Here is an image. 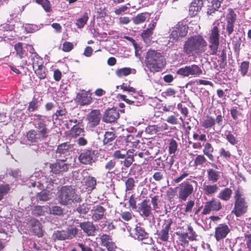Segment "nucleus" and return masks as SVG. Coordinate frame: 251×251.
<instances>
[{
	"label": "nucleus",
	"instance_id": "f257e3e1",
	"mask_svg": "<svg viewBox=\"0 0 251 251\" xmlns=\"http://www.w3.org/2000/svg\"><path fill=\"white\" fill-rule=\"evenodd\" d=\"M207 46L206 41L201 35L191 36L184 42L182 51L189 57L200 55L205 51Z\"/></svg>",
	"mask_w": 251,
	"mask_h": 251
},
{
	"label": "nucleus",
	"instance_id": "f03ea898",
	"mask_svg": "<svg viewBox=\"0 0 251 251\" xmlns=\"http://www.w3.org/2000/svg\"><path fill=\"white\" fill-rule=\"evenodd\" d=\"M57 199L61 205L65 206L79 203L82 201L81 196L71 185L62 186L57 193Z\"/></svg>",
	"mask_w": 251,
	"mask_h": 251
},
{
	"label": "nucleus",
	"instance_id": "7ed1b4c3",
	"mask_svg": "<svg viewBox=\"0 0 251 251\" xmlns=\"http://www.w3.org/2000/svg\"><path fill=\"white\" fill-rule=\"evenodd\" d=\"M145 63L151 72H159L164 68L166 59L161 52L149 50L146 53Z\"/></svg>",
	"mask_w": 251,
	"mask_h": 251
},
{
	"label": "nucleus",
	"instance_id": "20e7f679",
	"mask_svg": "<svg viewBox=\"0 0 251 251\" xmlns=\"http://www.w3.org/2000/svg\"><path fill=\"white\" fill-rule=\"evenodd\" d=\"M233 198L234 203L232 213L239 217L245 214L249 207L248 201L241 187L238 186L234 190Z\"/></svg>",
	"mask_w": 251,
	"mask_h": 251
},
{
	"label": "nucleus",
	"instance_id": "39448f33",
	"mask_svg": "<svg viewBox=\"0 0 251 251\" xmlns=\"http://www.w3.org/2000/svg\"><path fill=\"white\" fill-rule=\"evenodd\" d=\"M36 118L34 119L33 124L36 131L42 137V139H46L49 136L51 128L48 127L49 121L46 119L45 116L41 115H35Z\"/></svg>",
	"mask_w": 251,
	"mask_h": 251
},
{
	"label": "nucleus",
	"instance_id": "423d86ee",
	"mask_svg": "<svg viewBox=\"0 0 251 251\" xmlns=\"http://www.w3.org/2000/svg\"><path fill=\"white\" fill-rule=\"evenodd\" d=\"M197 182L192 179H187L180 184L178 187V198L181 201H186L187 198L194 192V187L197 186Z\"/></svg>",
	"mask_w": 251,
	"mask_h": 251
},
{
	"label": "nucleus",
	"instance_id": "0eeeda50",
	"mask_svg": "<svg viewBox=\"0 0 251 251\" xmlns=\"http://www.w3.org/2000/svg\"><path fill=\"white\" fill-rule=\"evenodd\" d=\"M219 25H214L210 30L208 41L209 42V48L210 50L211 55H216L218 51L220 44V30Z\"/></svg>",
	"mask_w": 251,
	"mask_h": 251
},
{
	"label": "nucleus",
	"instance_id": "6e6552de",
	"mask_svg": "<svg viewBox=\"0 0 251 251\" xmlns=\"http://www.w3.org/2000/svg\"><path fill=\"white\" fill-rule=\"evenodd\" d=\"M189 27L184 22H179L173 28L170 34V38L173 42H176L186 36Z\"/></svg>",
	"mask_w": 251,
	"mask_h": 251
},
{
	"label": "nucleus",
	"instance_id": "1a4fd4ad",
	"mask_svg": "<svg viewBox=\"0 0 251 251\" xmlns=\"http://www.w3.org/2000/svg\"><path fill=\"white\" fill-rule=\"evenodd\" d=\"M236 19L237 15L233 9L232 8L227 9L226 16V23L223 25V29H226V33L229 37L230 36L234 31Z\"/></svg>",
	"mask_w": 251,
	"mask_h": 251
},
{
	"label": "nucleus",
	"instance_id": "9d476101",
	"mask_svg": "<svg viewBox=\"0 0 251 251\" xmlns=\"http://www.w3.org/2000/svg\"><path fill=\"white\" fill-rule=\"evenodd\" d=\"M97 152L91 149L82 151L78 156V160L82 164L91 165L97 160Z\"/></svg>",
	"mask_w": 251,
	"mask_h": 251
},
{
	"label": "nucleus",
	"instance_id": "9b49d317",
	"mask_svg": "<svg viewBox=\"0 0 251 251\" xmlns=\"http://www.w3.org/2000/svg\"><path fill=\"white\" fill-rule=\"evenodd\" d=\"M71 167V164L67 162V158L58 159L54 163L50 164L51 172L55 175H62L67 172Z\"/></svg>",
	"mask_w": 251,
	"mask_h": 251
},
{
	"label": "nucleus",
	"instance_id": "f8f14e48",
	"mask_svg": "<svg viewBox=\"0 0 251 251\" xmlns=\"http://www.w3.org/2000/svg\"><path fill=\"white\" fill-rule=\"evenodd\" d=\"M134 238L139 241H142V244L151 245L153 242L152 237L149 236V234L146 232L144 227L140 226H136L134 228Z\"/></svg>",
	"mask_w": 251,
	"mask_h": 251
},
{
	"label": "nucleus",
	"instance_id": "ddd939ff",
	"mask_svg": "<svg viewBox=\"0 0 251 251\" xmlns=\"http://www.w3.org/2000/svg\"><path fill=\"white\" fill-rule=\"evenodd\" d=\"M224 118V116L221 114L218 115L216 119L211 116L207 115L202 122L201 126L205 129H210L213 128L214 130V126L216 124L218 126L223 127Z\"/></svg>",
	"mask_w": 251,
	"mask_h": 251
},
{
	"label": "nucleus",
	"instance_id": "4468645a",
	"mask_svg": "<svg viewBox=\"0 0 251 251\" xmlns=\"http://www.w3.org/2000/svg\"><path fill=\"white\" fill-rule=\"evenodd\" d=\"M223 207L222 202L216 198H212L211 200L206 201L201 212L202 215H207L211 212H218L222 209Z\"/></svg>",
	"mask_w": 251,
	"mask_h": 251
},
{
	"label": "nucleus",
	"instance_id": "2eb2a0df",
	"mask_svg": "<svg viewBox=\"0 0 251 251\" xmlns=\"http://www.w3.org/2000/svg\"><path fill=\"white\" fill-rule=\"evenodd\" d=\"M173 224V221L171 218H168L164 220V223L162 226L161 229L158 231L157 235L158 238L163 242H168L169 239V231L171 226Z\"/></svg>",
	"mask_w": 251,
	"mask_h": 251
},
{
	"label": "nucleus",
	"instance_id": "dca6fc26",
	"mask_svg": "<svg viewBox=\"0 0 251 251\" xmlns=\"http://www.w3.org/2000/svg\"><path fill=\"white\" fill-rule=\"evenodd\" d=\"M77 234V229L75 227L68 228L66 230H57L53 233L55 239L59 240H65L73 238Z\"/></svg>",
	"mask_w": 251,
	"mask_h": 251
},
{
	"label": "nucleus",
	"instance_id": "f3484780",
	"mask_svg": "<svg viewBox=\"0 0 251 251\" xmlns=\"http://www.w3.org/2000/svg\"><path fill=\"white\" fill-rule=\"evenodd\" d=\"M101 119V113L99 109H93L87 115V125L91 128H93L100 124Z\"/></svg>",
	"mask_w": 251,
	"mask_h": 251
},
{
	"label": "nucleus",
	"instance_id": "a211bd4d",
	"mask_svg": "<svg viewBox=\"0 0 251 251\" xmlns=\"http://www.w3.org/2000/svg\"><path fill=\"white\" fill-rule=\"evenodd\" d=\"M100 245L106 248L107 251H116L117 247L111 236L103 234L100 237Z\"/></svg>",
	"mask_w": 251,
	"mask_h": 251
},
{
	"label": "nucleus",
	"instance_id": "6ab92c4d",
	"mask_svg": "<svg viewBox=\"0 0 251 251\" xmlns=\"http://www.w3.org/2000/svg\"><path fill=\"white\" fill-rule=\"evenodd\" d=\"M230 229L226 223L219 224L215 228L214 237L217 241L225 238L230 232Z\"/></svg>",
	"mask_w": 251,
	"mask_h": 251
},
{
	"label": "nucleus",
	"instance_id": "aec40b11",
	"mask_svg": "<svg viewBox=\"0 0 251 251\" xmlns=\"http://www.w3.org/2000/svg\"><path fill=\"white\" fill-rule=\"evenodd\" d=\"M152 211L149 200H144L138 204V211L141 216L149 217L152 215Z\"/></svg>",
	"mask_w": 251,
	"mask_h": 251
},
{
	"label": "nucleus",
	"instance_id": "412c9836",
	"mask_svg": "<svg viewBox=\"0 0 251 251\" xmlns=\"http://www.w3.org/2000/svg\"><path fill=\"white\" fill-rule=\"evenodd\" d=\"M119 117L118 111L115 108L108 109L105 111L103 116L102 120L104 122L112 123L116 121Z\"/></svg>",
	"mask_w": 251,
	"mask_h": 251
},
{
	"label": "nucleus",
	"instance_id": "4be33fe9",
	"mask_svg": "<svg viewBox=\"0 0 251 251\" xmlns=\"http://www.w3.org/2000/svg\"><path fill=\"white\" fill-rule=\"evenodd\" d=\"M76 101L81 106L88 105L92 102V98L88 92L82 90L81 92L77 94Z\"/></svg>",
	"mask_w": 251,
	"mask_h": 251
},
{
	"label": "nucleus",
	"instance_id": "5701e85b",
	"mask_svg": "<svg viewBox=\"0 0 251 251\" xmlns=\"http://www.w3.org/2000/svg\"><path fill=\"white\" fill-rule=\"evenodd\" d=\"M106 209L100 205H96L91 210L92 219L95 222L103 219Z\"/></svg>",
	"mask_w": 251,
	"mask_h": 251
},
{
	"label": "nucleus",
	"instance_id": "b1692460",
	"mask_svg": "<svg viewBox=\"0 0 251 251\" xmlns=\"http://www.w3.org/2000/svg\"><path fill=\"white\" fill-rule=\"evenodd\" d=\"M30 228L33 234L38 237L43 235V230L41 223L37 220L33 219L29 222Z\"/></svg>",
	"mask_w": 251,
	"mask_h": 251
},
{
	"label": "nucleus",
	"instance_id": "393cba45",
	"mask_svg": "<svg viewBox=\"0 0 251 251\" xmlns=\"http://www.w3.org/2000/svg\"><path fill=\"white\" fill-rule=\"evenodd\" d=\"M79 226L88 236L95 235L96 228L92 222L86 221L80 223Z\"/></svg>",
	"mask_w": 251,
	"mask_h": 251
},
{
	"label": "nucleus",
	"instance_id": "a878e982",
	"mask_svg": "<svg viewBox=\"0 0 251 251\" xmlns=\"http://www.w3.org/2000/svg\"><path fill=\"white\" fill-rule=\"evenodd\" d=\"M224 0H212L211 5H208L206 14L208 16H213L218 11Z\"/></svg>",
	"mask_w": 251,
	"mask_h": 251
},
{
	"label": "nucleus",
	"instance_id": "bb28decb",
	"mask_svg": "<svg viewBox=\"0 0 251 251\" xmlns=\"http://www.w3.org/2000/svg\"><path fill=\"white\" fill-rule=\"evenodd\" d=\"M203 154L205 155L210 161L212 162L214 161L215 157L213 153L214 152V149L211 144L209 142H207L203 145Z\"/></svg>",
	"mask_w": 251,
	"mask_h": 251
},
{
	"label": "nucleus",
	"instance_id": "cd10ccee",
	"mask_svg": "<svg viewBox=\"0 0 251 251\" xmlns=\"http://www.w3.org/2000/svg\"><path fill=\"white\" fill-rule=\"evenodd\" d=\"M30 58L33 69L44 65L43 58L36 52L31 53Z\"/></svg>",
	"mask_w": 251,
	"mask_h": 251
},
{
	"label": "nucleus",
	"instance_id": "c85d7f7f",
	"mask_svg": "<svg viewBox=\"0 0 251 251\" xmlns=\"http://www.w3.org/2000/svg\"><path fill=\"white\" fill-rule=\"evenodd\" d=\"M27 140L31 143H37L39 141L44 140L35 129H30L26 134Z\"/></svg>",
	"mask_w": 251,
	"mask_h": 251
},
{
	"label": "nucleus",
	"instance_id": "c756f323",
	"mask_svg": "<svg viewBox=\"0 0 251 251\" xmlns=\"http://www.w3.org/2000/svg\"><path fill=\"white\" fill-rule=\"evenodd\" d=\"M73 149V145L71 144L66 142L60 144L58 146L56 153L59 154L58 157L59 158L62 154H66L70 151H72Z\"/></svg>",
	"mask_w": 251,
	"mask_h": 251
},
{
	"label": "nucleus",
	"instance_id": "7c9ffc66",
	"mask_svg": "<svg viewBox=\"0 0 251 251\" xmlns=\"http://www.w3.org/2000/svg\"><path fill=\"white\" fill-rule=\"evenodd\" d=\"M221 172L213 168H209L207 170V176L208 180L213 183L217 182L221 177Z\"/></svg>",
	"mask_w": 251,
	"mask_h": 251
},
{
	"label": "nucleus",
	"instance_id": "2f4dec72",
	"mask_svg": "<svg viewBox=\"0 0 251 251\" xmlns=\"http://www.w3.org/2000/svg\"><path fill=\"white\" fill-rule=\"evenodd\" d=\"M84 128L80 127L78 124H75L69 131L68 134L70 137L75 138L84 135Z\"/></svg>",
	"mask_w": 251,
	"mask_h": 251
},
{
	"label": "nucleus",
	"instance_id": "473e14b6",
	"mask_svg": "<svg viewBox=\"0 0 251 251\" xmlns=\"http://www.w3.org/2000/svg\"><path fill=\"white\" fill-rule=\"evenodd\" d=\"M232 190L230 188L226 187L222 189L218 194V197L224 201H229L232 196Z\"/></svg>",
	"mask_w": 251,
	"mask_h": 251
},
{
	"label": "nucleus",
	"instance_id": "72a5a7b5",
	"mask_svg": "<svg viewBox=\"0 0 251 251\" xmlns=\"http://www.w3.org/2000/svg\"><path fill=\"white\" fill-rule=\"evenodd\" d=\"M188 72L189 75L194 77L199 76L202 74V71L201 68L197 65L193 64L187 66Z\"/></svg>",
	"mask_w": 251,
	"mask_h": 251
},
{
	"label": "nucleus",
	"instance_id": "f704fd0d",
	"mask_svg": "<svg viewBox=\"0 0 251 251\" xmlns=\"http://www.w3.org/2000/svg\"><path fill=\"white\" fill-rule=\"evenodd\" d=\"M218 186L216 184H205L203 185V191L207 196H212L218 190Z\"/></svg>",
	"mask_w": 251,
	"mask_h": 251
},
{
	"label": "nucleus",
	"instance_id": "c9c22d12",
	"mask_svg": "<svg viewBox=\"0 0 251 251\" xmlns=\"http://www.w3.org/2000/svg\"><path fill=\"white\" fill-rule=\"evenodd\" d=\"M134 151L133 150H128L126 151L127 154L124 161V166L126 168L129 167L134 160Z\"/></svg>",
	"mask_w": 251,
	"mask_h": 251
},
{
	"label": "nucleus",
	"instance_id": "e433bc0d",
	"mask_svg": "<svg viewBox=\"0 0 251 251\" xmlns=\"http://www.w3.org/2000/svg\"><path fill=\"white\" fill-rule=\"evenodd\" d=\"M33 70L34 73L39 79H44L46 78L47 70L44 65L36 68Z\"/></svg>",
	"mask_w": 251,
	"mask_h": 251
},
{
	"label": "nucleus",
	"instance_id": "4c0bfd02",
	"mask_svg": "<svg viewBox=\"0 0 251 251\" xmlns=\"http://www.w3.org/2000/svg\"><path fill=\"white\" fill-rule=\"evenodd\" d=\"M68 113L67 109H66L64 103H62L60 105L58 106V109L54 113V115L56 119H60V118H63L65 117Z\"/></svg>",
	"mask_w": 251,
	"mask_h": 251
},
{
	"label": "nucleus",
	"instance_id": "58836bf2",
	"mask_svg": "<svg viewBox=\"0 0 251 251\" xmlns=\"http://www.w3.org/2000/svg\"><path fill=\"white\" fill-rule=\"evenodd\" d=\"M116 137V135L113 131H106L105 132L104 138L103 139V143L104 145L109 144L112 145V143L114 141Z\"/></svg>",
	"mask_w": 251,
	"mask_h": 251
},
{
	"label": "nucleus",
	"instance_id": "ea45409f",
	"mask_svg": "<svg viewBox=\"0 0 251 251\" xmlns=\"http://www.w3.org/2000/svg\"><path fill=\"white\" fill-rule=\"evenodd\" d=\"M168 151L169 154H175L178 149L177 142L174 138H171L168 140Z\"/></svg>",
	"mask_w": 251,
	"mask_h": 251
},
{
	"label": "nucleus",
	"instance_id": "a19ab883",
	"mask_svg": "<svg viewBox=\"0 0 251 251\" xmlns=\"http://www.w3.org/2000/svg\"><path fill=\"white\" fill-rule=\"evenodd\" d=\"M201 8L202 6L197 4L196 2H192L189 6V14L191 17L195 16L197 15L198 12L201 10Z\"/></svg>",
	"mask_w": 251,
	"mask_h": 251
},
{
	"label": "nucleus",
	"instance_id": "79ce46f5",
	"mask_svg": "<svg viewBox=\"0 0 251 251\" xmlns=\"http://www.w3.org/2000/svg\"><path fill=\"white\" fill-rule=\"evenodd\" d=\"M85 185L89 190H93L95 189L97 185V181L94 177L89 176L86 178Z\"/></svg>",
	"mask_w": 251,
	"mask_h": 251
},
{
	"label": "nucleus",
	"instance_id": "37998d69",
	"mask_svg": "<svg viewBox=\"0 0 251 251\" xmlns=\"http://www.w3.org/2000/svg\"><path fill=\"white\" fill-rule=\"evenodd\" d=\"M89 19L87 12H84L83 15L77 20L75 22V25L79 28H82L86 24Z\"/></svg>",
	"mask_w": 251,
	"mask_h": 251
},
{
	"label": "nucleus",
	"instance_id": "c03bdc74",
	"mask_svg": "<svg viewBox=\"0 0 251 251\" xmlns=\"http://www.w3.org/2000/svg\"><path fill=\"white\" fill-rule=\"evenodd\" d=\"M148 13L147 12L141 13L137 14L135 17L132 19L133 22L135 25H139L143 23L146 20V15Z\"/></svg>",
	"mask_w": 251,
	"mask_h": 251
},
{
	"label": "nucleus",
	"instance_id": "a18cd8bd",
	"mask_svg": "<svg viewBox=\"0 0 251 251\" xmlns=\"http://www.w3.org/2000/svg\"><path fill=\"white\" fill-rule=\"evenodd\" d=\"M220 58V59L218 60L219 67L221 69H225L227 65L226 54L225 49L222 50Z\"/></svg>",
	"mask_w": 251,
	"mask_h": 251
},
{
	"label": "nucleus",
	"instance_id": "49530a36",
	"mask_svg": "<svg viewBox=\"0 0 251 251\" xmlns=\"http://www.w3.org/2000/svg\"><path fill=\"white\" fill-rule=\"evenodd\" d=\"M115 73L119 77L126 76L131 73V69L127 67L118 69L116 71Z\"/></svg>",
	"mask_w": 251,
	"mask_h": 251
},
{
	"label": "nucleus",
	"instance_id": "de8ad7c7",
	"mask_svg": "<svg viewBox=\"0 0 251 251\" xmlns=\"http://www.w3.org/2000/svg\"><path fill=\"white\" fill-rule=\"evenodd\" d=\"M35 1L41 5L46 12L52 11L51 6L49 0H35Z\"/></svg>",
	"mask_w": 251,
	"mask_h": 251
},
{
	"label": "nucleus",
	"instance_id": "09e8293b",
	"mask_svg": "<svg viewBox=\"0 0 251 251\" xmlns=\"http://www.w3.org/2000/svg\"><path fill=\"white\" fill-rule=\"evenodd\" d=\"M125 183L126 192L133 190L135 187V181L134 178L131 177L127 178L125 181Z\"/></svg>",
	"mask_w": 251,
	"mask_h": 251
},
{
	"label": "nucleus",
	"instance_id": "8fccbe9b",
	"mask_svg": "<svg viewBox=\"0 0 251 251\" xmlns=\"http://www.w3.org/2000/svg\"><path fill=\"white\" fill-rule=\"evenodd\" d=\"M161 131V128L157 125H149L145 129V132L150 135L155 134Z\"/></svg>",
	"mask_w": 251,
	"mask_h": 251
},
{
	"label": "nucleus",
	"instance_id": "3c124183",
	"mask_svg": "<svg viewBox=\"0 0 251 251\" xmlns=\"http://www.w3.org/2000/svg\"><path fill=\"white\" fill-rule=\"evenodd\" d=\"M207 162V159L204 154H199L197 155L194 159V166H201Z\"/></svg>",
	"mask_w": 251,
	"mask_h": 251
},
{
	"label": "nucleus",
	"instance_id": "603ef678",
	"mask_svg": "<svg viewBox=\"0 0 251 251\" xmlns=\"http://www.w3.org/2000/svg\"><path fill=\"white\" fill-rule=\"evenodd\" d=\"M153 32L150 31L149 30H144L141 34V36L144 40V42L146 44H150L151 43Z\"/></svg>",
	"mask_w": 251,
	"mask_h": 251
},
{
	"label": "nucleus",
	"instance_id": "864d4df0",
	"mask_svg": "<svg viewBox=\"0 0 251 251\" xmlns=\"http://www.w3.org/2000/svg\"><path fill=\"white\" fill-rule=\"evenodd\" d=\"M14 49L16 51L17 56L20 58H23L25 54V50L23 47V43L19 42L14 45Z\"/></svg>",
	"mask_w": 251,
	"mask_h": 251
},
{
	"label": "nucleus",
	"instance_id": "5fc2aeb1",
	"mask_svg": "<svg viewBox=\"0 0 251 251\" xmlns=\"http://www.w3.org/2000/svg\"><path fill=\"white\" fill-rule=\"evenodd\" d=\"M10 190L9 184H0V201L3 199L4 197L7 195Z\"/></svg>",
	"mask_w": 251,
	"mask_h": 251
},
{
	"label": "nucleus",
	"instance_id": "6e6d98bb",
	"mask_svg": "<svg viewBox=\"0 0 251 251\" xmlns=\"http://www.w3.org/2000/svg\"><path fill=\"white\" fill-rule=\"evenodd\" d=\"M201 131L198 129V132H194L193 134V139L195 141L206 142L207 141L205 134H200Z\"/></svg>",
	"mask_w": 251,
	"mask_h": 251
},
{
	"label": "nucleus",
	"instance_id": "4d7b16f0",
	"mask_svg": "<svg viewBox=\"0 0 251 251\" xmlns=\"http://www.w3.org/2000/svg\"><path fill=\"white\" fill-rule=\"evenodd\" d=\"M226 139L232 145H234L238 143V140L231 131H226L225 133Z\"/></svg>",
	"mask_w": 251,
	"mask_h": 251
},
{
	"label": "nucleus",
	"instance_id": "13d9d810",
	"mask_svg": "<svg viewBox=\"0 0 251 251\" xmlns=\"http://www.w3.org/2000/svg\"><path fill=\"white\" fill-rule=\"evenodd\" d=\"M50 214L54 215H61L63 213V209L59 206H53L49 208Z\"/></svg>",
	"mask_w": 251,
	"mask_h": 251
},
{
	"label": "nucleus",
	"instance_id": "bf43d9fd",
	"mask_svg": "<svg viewBox=\"0 0 251 251\" xmlns=\"http://www.w3.org/2000/svg\"><path fill=\"white\" fill-rule=\"evenodd\" d=\"M250 63L249 61H244L240 65L239 71L242 76H245L247 75L249 68Z\"/></svg>",
	"mask_w": 251,
	"mask_h": 251
},
{
	"label": "nucleus",
	"instance_id": "052dcab7",
	"mask_svg": "<svg viewBox=\"0 0 251 251\" xmlns=\"http://www.w3.org/2000/svg\"><path fill=\"white\" fill-rule=\"evenodd\" d=\"M39 104L38 101L37 99H33L32 101L29 103L27 107V110L29 112H33L38 109Z\"/></svg>",
	"mask_w": 251,
	"mask_h": 251
},
{
	"label": "nucleus",
	"instance_id": "680f3d73",
	"mask_svg": "<svg viewBox=\"0 0 251 251\" xmlns=\"http://www.w3.org/2000/svg\"><path fill=\"white\" fill-rule=\"evenodd\" d=\"M179 235V240L181 242V245L183 246H188L189 245V241L187 240L188 238V233L187 232L181 233L180 234L177 233Z\"/></svg>",
	"mask_w": 251,
	"mask_h": 251
},
{
	"label": "nucleus",
	"instance_id": "e2e57ef3",
	"mask_svg": "<svg viewBox=\"0 0 251 251\" xmlns=\"http://www.w3.org/2000/svg\"><path fill=\"white\" fill-rule=\"evenodd\" d=\"M126 151L125 150H116L113 154V157L116 159H124L126 155Z\"/></svg>",
	"mask_w": 251,
	"mask_h": 251
},
{
	"label": "nucleus",
	"instance_id": "0e129e2a",
	"mask_svg": "<svg viewBox=\"0 0 251 251\" xmlns=\"http://www.w3.org/2000/svg\"><path fill=\"white\" fill-rule=\"evenodd\" d=\"M121 218L126 222H128L132 219L134 215L131 211H124L120 213Z\"/></svg>",
	"mask_w": 251,
	"mask_h": 251
},
{
	"label": "nucleus",
	"instance_id": "69168bd1",
	"mask_svg": "<svg viewBox=\"0 0 251 251\" xmlns=\"http://www.w3.org/2000/svg\"><path fill=\"white\" fill-rule=\"evenodd\" d=\"M116 164V161L114 159H111L105 164V168L108 170L109 173H112L114 172L113 169L115 167Z\"/></svg>",
	"mask_w": 251,
	"mask_h": 251
},
{
	"label": "nucleus",
	"instance_id": "338daca9",
	"mask_svg": "<svg viewBox=\"0 0 251 251\" xmlns=\"http://www.w3.org/2000/svg\"><path fill=\"white\" fill-rule=\"evenodd\" d=\"M87 203H82L76 208V211L80 214H86L89 210Z\"/></svg>",
	"mask_w": 251,
	"mask_h": 251
},
{
	"label": "nucleus",
	"instance_id": "774afa93",
	"mask_svg": "<svg viewBox=\"0 0 251 251\" xmlns=\"http://www.w3.org/2000/svg\"><path fill=\"white\" fill-rule=\"evenodd\" d=\"M38 198L40 200L47 201L50 198V191H43L39 193Z\"/></svg>",
	"mask_w": 251,
	"mask_h": 251
}]
</instances>
